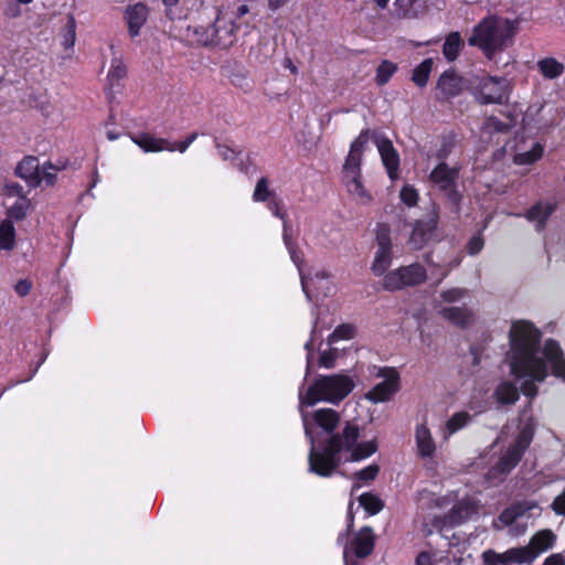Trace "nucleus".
Returning a JSON list of instances; mask_svg holds the SVG:
<instances>
[{
  "mask_svg": "<svg viewBox=\"0 0 565 565\" xmlns=\"http://www.w3.org/2000/svg\"><path fill=\"white\" fill-rule=\"evenodd\" d=\"M7 192H8L9 195L17 196L19 200H21V198H24V195H23V186L20 185L19 183L8 184L7 185Z\"/></svg>",
  "mask_w": 565,
  "mask_h": 565,
  "instance_id": "obj_55",
  "label": "nucleus"
},
{
  "mask_svg": "<svg viewBox=\"0 0 565 565\" xmlns=\"http://www.w3.org/2000/svg\"><path fill=\"white\" fill-rule=\"evenodd\" d=\"M483 563L494 565L513 564L510 550L504 553H495L492 550L484 551L482 554Z\"/></svg>",
  "mask_w": 565,
  "mask_h": 565,
  "instance_id": "obj_36",
  "label": "nucleus"
},
{
  "mask_svg": "<svg viewBox=\"0 0 565 565\" xmlns=\"http://www.w3.org/2000/svg\"><path fill=\"white\" fill-rule=\"evenodd\" d=\"M469 507L465 503H458L452 507L449 513L446 515L445 524L456 525L466 520L469 515Z\"/></svg>",
  "mask_w": 565,
  "mask_h": 565,
  "instance_id": "obj_34",
  "label": "nucleus"
},
{
  "mask_svg": "<svg viewBox=\"0 0 565 565\" xmlns=\"http://www.w3.org/2000/svg\"><path fill=\"white\" fill-rule=\"evenodd\" d=\"M438 224V210L433 204L425 218L419 220L409 238V243L415 249H420L431 237Z\"/></svg>",
  "mask_w": 565,
  "mask_h": 565,
  "instance_id": "obj_15",
  "label": "nucleus"
},
{
  "mask_svg": "<svg viewBox=\"0 0 565 565\" xmlns=\"http://www.w3.org/2000/svg\"><path fill=\"white\" fill-rule=\"evenodd\" d=\"M31 289H32V282L29 279H20L14 285V291L21 297L28 296L30 294Z\"/></svg>",
  "mask_w": 565,
  "mask_h": 565,
  "instance_id": "obj_52",
  "label": "nucleus"
},
{
  "mask_svg": "<svg viewBox=\"0 0 565 565\" xmlns=\"http://www.w3.org/2000/svg\"><path fill=\"white\" fill-rule=\"evenodd\" d=\"M416 2L417 0H395L394 14L401 19L417 17Z\"/></svg>",
  "mask_w": 565,
  "mask_h": 565,
  "instance_id": "obj_33",
  "label": "nucleus"
},
{
  "mask_svg": "<svg viewBox=\"0 0 565 565\" xmlns=\"http://www.w3.org/2000/svg\"><path fill=\"white\" fill-rule=\"evenodd\" d=\"M543 565H565V559L562 554H553L544 561Z\"/></svg>",
  "mask_w": 565,
  "mask_h": 565,
  "instance_id": "obj_59",
  "label": "nucleus"
},
{
  "mask_svg": "<svg viewBox=\"0 0 565 565\" xmlns=\"http://www.w3.org/2000/svg\"><path fill=\"white\" fill-rule=\"evenodd\" d=\"M356 330L353 324L343 323L335 328V330L328 337V344L332 345L340 340H351L355 337Z\"/></svg>",
  "mask_w": 565,
  "mask_h": 565,
  "instance_id": "obj_32",
  "label": "nucleus"
},
{
  "mask_svg": "<svg viewBox=\"0 0 565 565\" xmlns=\"http://www.w3.org/2000/svg\"><path fill=\"white\" fill-rule=\"evenodd\" d=\"M166 7V15L169 19H174V7L178 4L179 0H162Z\"/></svg>",
  "mask_w": 565,
  "mask_h": 565,
  "instance_id": "obj_58",
  "label": "nucleus"
},
{
  "mask_svg": "<svg viewBox=\"0 0 565 565\" xmlns=\"http://www.w3.org/2000/svg\"><path fill=\"white\" fill-rule=\"evenodd\" d=\"M462 89L461 78L452 72H444L437 82L436 98L448 100L460 94Z\"/></svg>",
  "mask_w": 565,
  "mask_h": 565,
  "instance_id": "obj_18",
  "label": "nucleus"
},
{
  "mask_svg": "<svg viewBox=\"0 0 565 565\" xmlns=\"http://www.w3.org/2000/svg\"><path fill=\"white\" fill-rule=\"evenodd\" d=\"M537 67L545 78L554 79L564 72V65L553 57H546L537 62Z\"/></svg>",
  "mask_w": 565,
  "mask_h": 565,
  "instance_id": "obj_28",
  "label": "nucleus"
},
{
  "mask_svg": "<svg viewBox=\"0 0 565 565\" xmlns=\"http://www.w3.org/2000/svg\"><path fill=\"white\" fill-rule=\"evenodd\" d=\"M433 65H434V60L429 57V58L424 60L419 65H417L414 68L413 75H412V81L418 87L426 86L428 78H429V74L433 70Z\"/></svg>",
  "mask_w": 565,
  "mask_h": 565,
  "instance_id": "obj_30",
  "label": "nucleus"
},
{
  "mask_svg": "<svg viewBox=\"0 0 565 565\" xmlns=\"http://www.w3.org/2000/svg\"><path fill=\"white\" fill-rule=\"evenodd\" d=\"M534 435V428L531 424L522 427L514 444L500 458V460L489 469L486 477L493 482H501L504 477L518 465L524 451L530 446Z\"/></svg>",
  "mask_w": 565,
  "mask_h": 565,
  "instance_id": "obj_7",
  "label": "nucleus"
},
{
  "mask_svg": "<svg viewBox=\"0 0 565 565\" xmlns=\"http://www.w3.org/2000/svg\"><path fill=\"white\" fill-rule=\"evenodd\" d=\"M269 198H271V192L269 191V188H268V181L266 178H262L260 180H258V182L255 186V190L253 193V200L255 202H264V201L268 200Z\"/></svg>",
  "mask_w": 565,
  "mask_h": 565,
  "instance_id": "obj_43",
  "label": "nucleus"
},
{
  "mask_svg": "<svg viewBox=\"0 0 565 565\" xmlns=\"http://www.w3.org/2000/svg\"><path fill=\"white\" fill-rule=\"evenodd\" d=\"M348 519L349 525L347 532H343L338 536V543L344 544L343 557L347 561L349 550L352 551L354 555L359 558L366 557L373 552L374 548L373 531L370 526H364L356 533L354 539L349 543L348 533L353 526V515L351 511H349Z\"/></svg>",
  "mask_w": 565,
  "mask_h": 565,
  "instance_id": "obj_9",
  "label": "nucleus"
},
{
  "mask_svg": "<svg viewBox=\"0 0 565 565\" xmlns=\"http://www.w3.org/2000/svg\"><path fill=\"white\" fill-rule=\"evenodd\" d=\"M127 70L120 58H113L111 66L107 75L109 94L115 95L116 87L119 82L126 76Z\"/></svg>",
  "mask_w": 565,
  "mask_h": 565,
  "instance_id": "obj_27",
  "label": "nucleus"
},
{
  "mask_svg": "<svg viewBox=\"0 0 565 565\" xmlns=\"http://www.w3.org/2000/svg\"><path fill=\"white\" fill-rule=\"evenodd\" d=\"M515 32V22L497 15H488L475 25L468 43L479 47L487 57L492 58L497 52L502 51L511 43Z\"/></svg>",
  "mask_w": 565,
  "mask_h": 565,
  "instance_id": "obj_3",
  "label": "nucleus"
},
{
  "mask_svg": "<svg viewBox=\"0 0 565 565\" xmlns=\"http://www.w3.org/2000/svg\"><path fill=\"white\" fill-rule=\"evenodd\" d=\"M554 211L555 204L539 202L526 213V218L531 222H535L537 230H541Z\"/></svg>",
  "mask_w": 565,
  "mask_h": 565,
  "instance_id": "obj_24",
  "label": "nucleus"
},
{
  "mask_svg": "<svg viewBox=\"0 0 565 565\" xmlns=\"http://www.w3.org/2000/svg\"><path fill=\"white\" fill-rule=\"evenodd\" d=\"M289 254H290V258L291 260L295 263V265L298 267L299 271H301L300 269V265H301V262L302 259L300 258V256L298 255L297 250L295 247H292L291 249H288ZM300 280H301V287H302V290L306 295V297L311 300V294H310V290L308 288V282L305 278V276L302 275V273H300Z\"/></svg>",
  "mask_w": 565,
  "mask_h": 565,
  "instance_id": "obj_46",
  "label": "nucleus"
},
{
  "mask_svg": "<svg viewBox=\"0 0 565 565\" xmlns=\"http://www.w3.org/2000/svg\"><path fill=\"white\" fill-rule=\"evenodd\" d=\"M461 46L462 41L460 34L458 32H451L446 38L443 46V53L448 61H455Z\"/></svg>",
  "mask_w": 565,
  "mask_h": 565,
  "instance_id": "obj_31",
  "label": "nucleus"
},
{
  "mask_svg": "<svg viewBox=\"0 0 565 565\" xmlns=\"http://www.w3.org/2000/svg\"><path fill=\"white\" fill-rule=\"evenodd\" d=\"M377 376L384 380L367 392L366 398L373 403H383L388 401L398 391L399 375L394 369H381Z\"/></svg>",
  "mask_w": 565,
  "mask_h": 565,
  "instance_id": "obj_14",
  "label": "nucleus"
},
{
  "mask_svg": "<svg viewBox=\"0 0 565 565\" xmlns=\"http://www.w3.org/2000/svg\"><path fill=\"white\" fill-rule=\"evenodd\" d=\"M75 41H76V21L73 15H70L65 26L62 30V45L65 49H71L74 46Z\"/></svg>",
  "mask_w": 565,
  "mask_h": 565,
  "instance_id": "obj_37",
  "label": "nucleus"
},
{
  "mask_svg": "<svg viewBox=\"0 0 565 565\" xmlns=\"http://www.w3.org/2000/svg\"><path fill=\"white\" fill-rule=\"evenodd\" d=\"M508 79L484 76L480 79L475 94L481 104H501L508 98Z\"/></svg>",
  "mask_w": 565,
  "mask_h": 565,
  "instance_id": "obj_12",
  "label": "nucleus"
},
{
  "mask_svg": "<svg viewBox=\"0 0 565 565\" xmlns=\"http://www.w3.org/2000/svg\"><path fill=\"white\" fill-rule=\"evenodd\" d=\"M196 137H198L196 132L191 134L185 140L178 143L177 149L181 153L185 152L186 149L190 147V145L196 139ZM174 150H175V147H174Z\"/></svg>",
  "mask_w": 565,
  "mask_h": 565,
  "instance_id": "obj_57",
  "label": "nucleus"
},
{
  "mask_svg": "<svg viewBox=\"0 0 565 565\" xmlns=\"http://www.w3.org/2000/svg\"><path fill=\"white\" fill-rule=\"evenodd\" d=\"M149 9L146 4L138 2L126 7L124 19L128 26V33L131 38L139 35L141 28L148 20Z\"/></svg>",
  "mask_w": 565,
  "mask_h": 565,
  "instance_id": "obj_17",
  "label": "nucleus"
},
{
  "mask_svg": "<svg viewBox=\"0 0 565 565\" xmlns=\"http://www.w3.org/2000/svg\"><path fill=\"white\" fill-rule=\"evenodd\" d=\"M401 200L408 206H414L417 203V191L408 185L402 188L399 192Z\"/></svg>",
  "mask_w": 565,
  "mask_h": 565,
  "instance_id": "obj_49",
  "label": "nucleus"
},
{
  "mask_svg": "<svg viewBox=\"0 0 565 565\" xmlns=\"http://www.w3.org/2000/svg\"><path fill=\"white\" fill-rule=\"evenodd\" d=\"M339 356V351L335 348H330L320 353L319 364L326 369L334 367L335 360Z\"/></svg>",
  "mask_w": 565,
  "mask_h": 565,
  "instance_id": "obj_44",
  "label": "nucleus"
},
{
  "mask_svg": "<svg viewBox=\"0 0 565 565\" xmlns=\"http://www.w3.org/2000/svg\"><path fill=\"white\" fill-rule=\"evenodd\" d=\"M30 206V201L26 198L18 200L8 211V215L14 220H22Z\"/></svg>",
  "mask_w": 565,
  "mask_h": 565,
  "instance_id": "obj_42",
  "label": "nucleus"
},
{
  "mask_svg": "<svg viewBox=\"0 0 565 565\" xmlns=\"http://www.w3.org/2000/svg\"><path fill=\"white\" fill-rule=\"evenodd\" d=\"M360 427L353 420H345L323 443L318 447H310L309 451V471L321 476L330 477L341 462V456H345V461H361L377 450L375 439L361 441Z\"/></svg>",
  "mask_w": 565,
  "mask_h": 565,
  "instance_id": "obj_2",
  "label": "nucleus"
},
{
  "mask_svg": "<svg viewBox=\"0 0 565 565\" xmlns=\"http://www.w3.org/2000/svg\"><path fill=\"white\" fill-rule=\"evenodd\" d=\"M369 130L362 131L352 142L342 170V181L348 192L361 204H367L372 200L361 179L362 156L369 141Z\"/></svg>",
  "mask_w": 565,
  "mask_h": 565,
  "instance_id": "obj_5",
  "label": "nucleus"
},
{
  "mask_svg": "<svg viewBox=\"0 0 565 565\" xmlns=\"http://www.w3.org/2000/svg\"><path fill=\"white\" fill-rule=\"evenodd\" d=\"M15 245V230L10 220L0 223V252L11 250Z\"/></svg>",
  "mask_w": 565,
  "mask_h": 565,
  "instance_id": "obj_29",
  "label": "nucleus"
},
{
  "mask_svg": "<svg viewBox=\"0 0 565 565\" xmlns=\"http://www.w3.org/2000/svg\"><path fill=\"white\" fill-rule=\"evenodd\" d=\"M359 502L365 511L372 515L379 513L383 509V503L380 498L372 493H363L360 495Z\"/></svg>",
  "mask_w": 565,
  "mask_h": 565,
  "instance_id": "obj_39",
  "label": "nucleus"
},
{
  "mask_svg": "<svg viewBox=\"0 0 565 565\" xmlns=\"http://www.w3.org/2000/svg\"><path fill=\"white\" fill-rule=\"evenodd\" d=\"M282 65L285 68L289 70L292 74L298 73L297 66L292 63V61L289 57H286L284 60Z\"/></svg>",
  "mask_w": 565,
  "mask_h": 565,
  "instance_id": "obj_64",
  "label": "nucleus"
},
{
  "mask_svg": "<svg viewBox=\"0 0 565 565\" xmlns=\"http://www.w3.org/2000/svg\"><path fill=\"white\" fill-rule=\"evenodd\" d=\"M55 172L56 169L51 163L44 166L43 169L40 170L41 181L44 180L47 184L52 185L55 182Z\"/></svg>",
  "mask_w": 565,
  "mask_h": 565,
  "instance_id": "obj_51",
  "label": "nucleus"
},
{
  "mask_svg": "<svg viewBox=\"0 0 565 565\" xmlns=\"http://www.w3.org/2000/svg\"><path fill=\"white\" fill-rule=\"evenodd\" d=\"M282 238H284V243L287 247V249H291L292 247H295L292 245V242H291V236L290 234L288 233V223L287 221L284 222V234H282Z\"/></svg>",
  "mask_w": 565,
  "mask_h": 565,
  "instance_id": "obj_61",
  "label": "nucleus"
},
{
  "mask_svg": "<svg viewBox=\"0 0 565 565\" xmlns=\"http://www.w3.org/2000/svg\"><path fill=\"white\" fill-rule=\"evenodd\" d=\"M377 250L372 264V271L376 276H382L391 266L393 252L391 242V230L388 225L380 224L376 230Z\"/></svg>",
  "mask_w": 565,
  "mask_h": 565,
  "instance_id": "obj_13",
  "label": "nucleus"
},
{
  "mask_svg": "<svg viewBox=\"0 0 565 565\" xmlns=\"http://www.w3.org/2000/svg\"><path fill=\"white\" fill-rule=\"evenodd\" d=\"M321 331V328L319 327V317H317L313 321V326H312V329H311V337H310V340L306 342L305 344V349L308 351V356H307V372H309V369H310V362H311V359L313 358V340H315V335L317 333H319Z\"/></svg>",
  "mask_w": 565,
  "mask_h": 565,
  "instance_id": "obj_45",
  "label": "nucleus"
},
{
  "mask_svg": "<svg viewBox=\"0 0 565 565\" xmlns=\"http://www.w3.org/2000/svg\"><path fill=\"white\" fill-rule=\"evenodd\" d=\"M483 247V241L476 236V237H472L468 244V252L470 255H476L478 254Z\"/></svg>",
  "mask_w": 565,
  "mask_h": 565,
  "instance_id": "obj_53",
  "label": "nucleus"
},
{
  "mask_svg": "<svg viewBox=\"0 0 565 565\" xmlns=\"http://www.w3.org/2000/svg\"><path fill=\"white\" fill-rule=\"evenodd\" d=\"M18 177L25 180L30 186H36L41 183V173L39 160L35 157H25L17 167Z\"/></svg>",
  "mask_w": 565,
  "mask_h": 565,
  "instance_id": "obj_20",
  "label": "nucleus"
},
{
  "mask_svg": "<svg viewBox=\"0 0 565 565\" xmlns=\"http://www.w3.org/2000/svg\"><path fill=\"white\" fill-rule=\"evenodd\" d=\"M217 147L220 150V154L223 157L224 160H228V159L233 158L234 152L230 148L223 147V146H217Z\"/></svg>",
  "mask_w": 565,
  "mask_h": 565,
  "instance_id": "obj_63",
  "label": "nucleus"
},
{
  "mask_svg": "<svg viewBox=\"0 0 565 565\" xmlns=\"http://www.w3.org/2000/svg\"><path fill=\"white\" fill-rule=\"evenodd\" d=\"M305 434L311 447L320 446L323 438H328L343 424L340 414L333 408H319L311 413L300 407Z\"/></svg>",
  "mask_w": 565,
  "mask_h": 565,
  "instance_id": "obj_6",
  "label": "nucleus"
},
{
  "mask_svg": "<svg viewBox=\"0 0 565 565\" xmlns=\"http://www.w3.org/2000/svg\"><path fill=\"white\" fill-rule=\"evenodd\" d=\"M132 141L146 152H158L162 150L174 151V147L170 146L166 139L154 138L151 135L143 134L132 138Z\"/></svg>",
  "mask_w": 565,
  "mask_h": 565,
  "instance_id": "obj_23",
  "label": "nucleus"
},
{
  "mask_svg": "<svg viewBox=\"0 0 565 565\" xmlns=\"http://www.w3.org/2000/svg\"><path fill=\"white\" fill-rule=\"evenodd\" d=\"M542 154L543 148L541 145L536 143L531 151L516 154L515 162L519 164H530L540 159Z\"/></svg>",
  "mask_w": 565,
  "mask_h": 565,
  "instance_id": "obj_41",
  "label": "nucleus"
},
{
  "mask_svg": "<svg viewBox=\"0 0 565 565\" xmlns=\"http://www.w3.org/2000/svg\"><path fill=\"white\" fill-rule=\"evenodd\" d=\"M436 308L440 317L456 327L467 328L473 322V315L466 306Z\"/></svg>",
  "mask_w": 565,
  "mask_h": 565,
  "instance_id": "obj_19",
  "label": "nucleus"
},
{
  "mask_svg": "<svg viewBox=\"0 0 565 565\" xmlns=\"http://www.w3.org/2000/svg\"><path fill=\"white\" fill-rule=\"evenodd\" d=\"M426 278V269L419 264H412L388 273L384 277L383 287L390 291L398 290L404 287L419 285Z\"/></svg>",
  "mask_w": 565,
  "mask_h": 565,
  "instance_id": "obj_10",
  "label": "nucleus"
},
{
  "mask_svg": "<svg viewBox=\"0 0 565 565\" xmlns=\"http://www.w3.org/2000/svg\"><path fill=\"white\" fill-rule=\"evenodd\" d=\"M354 388L353 380L347 374L319 375L299 393V407L313 406L319 402L339 404Z\"/></svg>",
  "mask_w": 565,
  "mask_h": 565,
  "instance_id": "obj_4",
  "label": "nucleus"
},
{
  "mask_svg": "<svg viewBox=\"0 0 565 565\" xmlns=\"http://www.w3.org/2000/svg\"><path fill=\"white\" fill-rule=\"evenodd\" d=\"M236 28L232 21L227 22L220 15L216 17L215 23L209 26H195L194 34L198 42L203 45L216 44L227 47L234 43Z\"/></svg>",
  "mask_w": 565,
  "mask_h": 565,
  "instance_id": "obj_8",
  "label": "nucleus"
},
{
  "mask_svg": "<svg viewBox=\"0 0 565 565\" xmlns=\"http://www.w3.org/2000/svg\"><path fill=\"white\" fill-rule=\"evenodd\" d=\"M434 558L430 553L422 552L416 558V565H434Z\"/></svg>",
  "mask_w": 565,
  "mask_h": 565,
  "instance_id": "obj_56",
  "label": "nucleus"
},
{
  "mask_svg": "<svg viewBox=\"0 0 565 565\" xmlns=\"http://www.w3.org/2000/svg\"><path fill=\"white\" fill-rule=\"evenodd\" d=\"M415 440L418 455L423 458L431 457L436 451V445L430 430L425 424L416 426Z\"/></svg>",
  "mask_w": 565,
  "mask_h": 565,
  "instance_id": "obj_21",
  "label": "nucleus"
},
{
  "mask_svg": "<svg viewBox=\"0 0 565 565\" xmlns=\"http://www.w3.org/2000/svg\"><path fill=\"white\" fill-rule=\"evenodd\" d=\"M494 396L498 403L511 405L519 399L520 395L519 390L514 383L504 381L497 386Z\"/></svg>",
  "mask_w": 565,
  "mask_h": 565,
  "instance_id": "obj_25",
  "label": "nucleus"
},
{
  "mask_svg": "<svg viewBox=\"0 0 565 565\" xmlns=\"http://www.w3.org/2000/svg\"><path fill=\"white\" fill-rule=\"evenodd\" d=\"M554 541L555 535L551 530H542L531 539L529 545L535 553V557H537L541 553L551 548Z\"/></svg>",
  "mask_w": 565,
  "mask_h": 565,
  "instance_id": "obj_26",
  "label": "nucleus"
},
{
  "mask_svg": "<svg viewBox=\"0 0 565 565\" xmlns=\"http://www.w3.org/2000/svg\"><path fill=\"white\" fill-rule=\"evenodd\" d=\"M374 142L380 152L382 162L387 170L391 179L397 178V170L399 167V156L395 150L392 141L383 136L375 135Z\"/></svg>",
  "mask_w": 565,
  "mask_h": 565,
  "instance_id": "obj_16",
  "label": "nucleus"
},
{
  "mask_svg": "<svg viewBox=\"0 0 565 565\" xmlns=\"http://www.w3.org/2000/svg\"><path fill=\"white\" fill-rule=\"evenodd\" d=\"M268 209L275 216L281 218L284 222L286 221V214L280 211L279 202L275 198L268 202Z\"/></svg>",
  "mask_w": 565,
  "mask_h": 565,
  "instance_id": "obj_54",
  "label": "nucleus"
},
{
  "mask_svg": "<svg viewBox=\"0 0 565 565\" xmlns=\"http://www.w3.org/2000/svg\"><path fill=\"white\" fill-rule=\"evenodd\" d=\"M380 471V467L377 465H370L360 471L354 473V478L361 481H371L374 480Z\"/></svg>",
  "mask_w": 565,
  "mask_h": 565,
  "instance_id": "obj_47",
  "label": "nucleus"
},
{
  "mask_svg": "<svg viewBox=\"0 0 565 565\" xmlns=\"http://www.w3.org/2000/svg\"><path fill=\"white\" fill-rule=\"evenodd\" d=\"M470 415L467 412H459L454 414L446 423V430L449 435L455 434L463 428L470 420Z\"/></svg>",
  "mask_w": 565,
  "mask_h": 565,
  "instance_id": "obj_38",
  "label": "nucleus"
},
{
  "mask_svg": "<svg viewBox=\"0 0 565 565\" xmlns=\"http://www.w3.org/2000/svg\"><path fill=\"white\" fill-rule=\"evenodd\" d=\"M4 14L9 18H17L21 14V8L17 3H9L6 8Z\"/></svg>",
  "mask_w": 565,
  "mask_h": 565,
  "instance_id": "obj_60",
  "label": "nucleus"
},
{
  "mask_svg": "<svg viewBox=\"0 0 565 565\" xmlns=\"http://www.w3.org/2000/svg\"><path fill=\"white\" fill-rule=\"evenodd\" d=\"M551 509L555 514L565 516V489L553 500Z\"/></svg>",
  "mask_w": 565,
  "mask_h": 565,
  "instance_id": "obj_50",
  "label": "nucleus"
},
{
  "mask_svg": "<svg viewBox=\"0 0 565 565\" xmlns=\"http://www.w3.org/2000/svg\"><path fill=\"white\" fill-rule=\"evenodd\" d=\"M534 508H537L535 503L527 501L518 502L505 509L500 514L499 520L504 525L512 526L519 519L525 516V514Z\"/></svg>",
  "mask_w": 565,
  "mask_h": 565,
  "instance_id": "obj_22",
  "label": "nucleus"
},
{
  "mask_svg": "<svg viewBox=\"0 0 565 565\" xmlns=\"http://www.w3.org/2000/svg\"><path fill=\"white\" fill-rule=\"evenodd\" d=\"M512 562L515 564H523L532 562L535 557V553L533 552L530 545L510 548Z\"/></svg>",
  "mask_w": 565,
  "mask_h": 565,
  "instance_id": "obj_40",
  "label": "nucleus"
},
{
  "mask_svg": "<svg viewBox=\"0 0 565 565\" xmlns=\"http://www.w3.org/2000/svg\"><path fill=\"white\" fill-rule=\"evenodd\" d=\"M397 71V65L391 61H383L377 70L375 81L379 85H385Z\"/></svg>",
  "mask_w": 565,
  "mask_h": 565,
  "instance_id": "obj_35",
  "label": "nucleus"
},
{
  "mask_svg": "<svg viewBox=\"0 0 565 565\" xmlns=\"http://www.w3.org/2000/svg\"><path fill=\"white\" fill-rule=\"evenodd\" d=\"M466 292L467 291L462 288H451V289L441 291L440 298L445 302H450V303L457 302L465 297Z\"/></svg>",
  "mask_w": 565,
  "mask_h": 565,
  "instance_id": "obj_48",
  "label": "nucleus"
},
{
  "mask_svg": "<svg viewBox=\"0 0 565 565\" xmlns=\"http://www.w3.org/2000/svg\"><path fill=\"white\" fill-rule=\"evenodd\" d=\"M290 0H268V8L271 11H276L279 8L284 7L286 3H288Z\"/></svg>",
  "mask_w": 565,
  "mask_h": 565,
  "instance_id": "obj_62",
  "label": "nucleus"
},
{
  "mask_svg": "<svg viewBox=\"0 0 565 565\" xmlns=\"http://www.w3.org/2000/svg\"><path fill=\"white\" fill-rule=\"evenodd\" d=\"M510 352L507 354L511 373L524 379L521 390L525 396L537 394L535 382L542 383L548 375L547 362L554 376L565 381V356L559 344L547 340L540 345L541 332L527 321L513 322L509 331Z\"/></svg>",
  "mask_w": 565,
  "mask_h": 565,
  "instance_id": "obj_1",
  "label": "nucleus"
},
{
  "mask_svg": "<svg viewBox=\"0 0 565 565\" xmlns=\"http://www.w3.org/2000/svg\"><path fill=\"white\" fill-rule=\"evenodd\" d=\"M459 177V169L449 167L445 162L437 164L429 174L430 182L437 186L448 200L456 206L460 202V194L456 189V181Z\"/></svg>",
  "mask_w": 565,
  "mask_h": 565,
  "instance_id": "obj_11",
  "label": "nucleus"
}]
</instances>
